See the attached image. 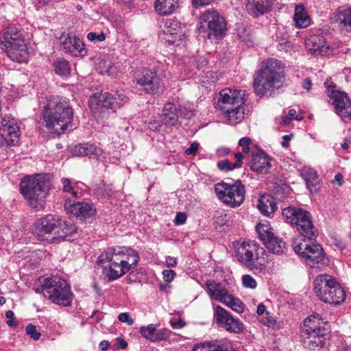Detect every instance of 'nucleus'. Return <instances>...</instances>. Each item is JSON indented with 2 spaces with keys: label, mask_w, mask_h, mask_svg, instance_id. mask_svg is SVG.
I'll list each match as a JSON object with an SVG mask.
<instances>
[{
  "label": "nucleus",
  "mask_w": 351,
  "mask_h": 351,
  "mask_svg": "<svg viewBox=\"0 0 351 351\" xmlns=\"http://www.w3.org/2000/svg\"><path fill=\"white\" fill-rule=\"evenodd\" d=\"M138 260V253L132 248L109 247L98 257L102 264L101 277L107 282L115 280L134 268Z\"/></svg>",
  "instance_id": "1"
},
{
  "label": "nucleus",
  "mask_w": 351,
  "mask_h": 351,
  "mask_svg": "<svg viewBox=\"0 0 351 351\" xmlns=\"http://www.w3.org/2000/svg\"><path fill=\"white\" fill-rule=\"evenodd\" d=\"M73 110L69 99L51 96L47 99L42 113L41 125L51 134H60L72 122Z\"/></svg>",
  "instance_id": "2"
},
{
  "label": "nucleus",
  "mask_w": 351,
  "mask_h": 351,
  "mask_svg": "<svg viewBox=\"0 0 351 351\" xmlns=\"http://www.w3.org/2000/svg\"><path fill=\"white\" fill-rule=\"evenodd\" d=\"M285 68L280 61L270 58L263 62L261 69L254 77L253 87L256 95H271L285 77Z\"/></svg>",
  "instance_id": "3"
},
{
  "label": "nucleus",
  "mask_w": 351,
  "mask_h": 351,
  "mask_svg": "<svg viewBox=\"0 0 351 351\" xmlns=\"http://www.w3.org/2000/svg\"><path fill=\"white\" fill-rule=\"evenodd\" d=\"M36 292L42 293L51 303L64 306H70L73 300L69 285L58 276L45 278L41 288H37Z\"/></svg>",
  "instance_id": "4"
},
{
  "label": "nucleus",
  "mask_w": 351,
  "mask_h": 351,
  "mask_svg": "<svg viewBox=\"0 0 351 351\" xmlns=\"http://www.w3.org/2000/svg\"><path fill=\"white\" fill-rule=\"evenodd\" d=\"M0 48L12 61L25 62L29 53L22 35L13 27H8L0 36Z\"/></svg>",
  "instance_id": "5"
},
{
  "label": "nucleus",
  "mask_w": 351,
  "mask_h": 351,
  "mask_svg": "<svg viewBox=\"0 0 351 351\" xmlns=\"http://www.w3.org/2000/svg\"><path fill=\"white\" fill-rule=\"evenodd\" d=\"M285 221L295 226L298 233L305 239L311 241L317 236V230L311 213L301 208L289 206L282 210Z\"/></svg>",
  "instance_id": "6"
},
{
  "label": "nucleus",
  "mask_w": 351,
  "mask_h": 351,
  "mask_svg": "<svg viewBox=\"0 0 351 351\" xmlns=\"http://www.w3.org/2000/svg\"><path fill=\"white\" fill-rule=\"evenodd\" d=\"M49 190L45 177L38 175L34 178H24L20 183V191L29 205L38 210L43 208V200Z\"/></svg>",
  "instance_id": "7"
},
{
  "label": "nucleus",
  "mask_w": 351,
  "mask_h": 351,
  "mask_svg": "<svg viewBox=\"0 0 351 351\" xmlns=\"http://www.w3.org/2000/svg\"><path fill=\"white\" fill-rule=\"evenodd\" d=\"M306 239L296 238L293 241V247L295 253L304 258L306 265L311 267L322 269L329 264V260L324 254L322 246L317 243H309Z\"/></svg>",
  "instance_id": "8"
},
{
  "label": "nucleus",
  "mask_w": 351,
  "mask_h": 351,
  "mask_svg": "<svg viewBox=\"0 0 351 351\" xmlns=\"http://www.w3.org/2000/svg\"><path fill=\"white\" fill-rule=\"evenodd\" d=\"M199 34H207L208 39L221 38L226 32V24L222 16L213 10H208L199 17Z\"/></svg>",
  "instance_id": "9"
},
{
  "label": "nucleus",
  "mask_w": 351,
  "mask_h": 351,
  "mask_svg": "<svg viewBox=\"0 0 351 351\" xmlns=\"http://www.w3.org/2000/svg\"><path fill=\"white\" fill-rule=\"evenodd\" d=\"M215 191L218 199L231 208L239 207L245 199V186L239 180L234 184L224 182L217 183Z\"/></svg>",
  "instance_id": "10"
},
{
  "label": "nucleus",
  "mask_w": 351,
  "mask_h": 351,
  "mask_svg": "<svg viewBox=\"0 0 351 351\" xmlns=\"http://www.w3.org/2000/svg\"><path fill=\"white\" fill-rule=\"evenodd\" d=\"M205 290L211 300L224 304L238 313L243 312L244 304L230 293L222 284L214 280H208L206 282Z\"/></svg>",
  "instance_id": "11"
},
{
  "label": "nucleus",
  "mask_w": 351,
  "mask_h": 351,
  "mask_svg": "<svg viewBox=\"0 0 351 351\" xmlns=\"http://www.w3.org/2000/svg\"><path fill=\"white\" fill-rule=\"evenodd\" d=\"M237 260L243 266L253 269L258 268V251H264L259 245L253 241H239L234 243Z\"/></svg>",
  "instance_id": "12"
},
{
  "label": "nucleus",
  "mask_w": 351,
  "mask_h": 351,
  "mask_svg": "<svg viewBox=\"0 0 351 351\" xmlns=\"http://www.w3.org/2000/svg\"><path fill=\"white\" fill-rule=\"evenodd\" d=\"M128 97L123 90L114 95L106 93L103 95L92 96L89 99V106L94 114H101L107 109L115 110L126 103Z\"/></svg>",
  "instance_id": "13"
},
{
  "label": "nucleus",
  "mask_w": 351,
  "mask_h": 351,
  "mask_svg": "<svg viewBox=\"0 0 351 351\" xmlns=\"http://www.w3.org/2000/svg\"><path fill=\"white\" fill-rule=\"evenodd\" d=\"M188 29L185 25L175 19L166 21L160 38L169 46L184 47L186 43Z\"/></svg>",
  "instance_id": "14"
},
{
  "label": "nucleus",
  "mask_w": 351,
  "mask_h": 351,
  "mask_svg": "<svg viewBox=\"0 0 351 351\" xmlns=\"http://www.w3.org/2000/svg\"><path fill=\"white\" fill-rule=\"evenodd\" d=\"M62 220L58 216L47 215L43 218L38 219L33 229V233L40 240L53 243V236L56 231L62 225Z\"/></svg>",
  "instance_id": "15"
},
{
  "label": "nucleus",
  "mask_w": 351,
  "mask_h": 351,
  "mask_svg": "<svg viewBox=\"0 0 351 351\" xmlns=\"http://www.w3.org/2000/svg\"><path fill=\"white\" fill-rule=\"evenodd\" d=\"M213 316L217 325L229 332L238 334L244 330L241 320L234 317L229 311L219 305L214 308Z\"/></svg>",
  "instance_id": "16"
},
{
  "label": "nucleus",
  "mask_w": 351,
  "mask_h": 351,
  "mask_svg": "<svg viewBox=\"0 0 351 351\" xmlns=\"http://www.w3.org/2000/svg\"><path fill=\"white\" fill-rule=\"evenodd\" d=\"M326 94L339 116L351 118V101L346 93L332 88Z\"/></svg>",
  "instance_id": "17"
},
{
  "label": "nucleus",
  "mask_w": 351,
  "mask_h": 351,
  "mask_svg": "<svg viewBox=\"0 0 351 351\" xmlns=\"http://www.w3.org/2000/svg\"><path fill=\"white\" fill-rule=\"evenodd\" d=\"M60 45L62 51L74 57H83L87 54L83 40L74 34H63L60 37Z\"/></svg>",
  "instance_id": "18"
},
{
  "label": "nucleus",
  "mask_w": 351,
  "mask_h": 351,
  "mask_svg": "<svg viewBox=\"0 0 351 351\" xmlns=\"http://www.w3.org/2000/svg\"><path fill=\"white\" fill-rule=\"evenodd\" d=\"M244 93L242 90L225 88L222 90L217 99V107L220 110H228L234 106L244 105Z\"/></svg>",
  "instance_id": "19"
},
{
  "label": "nucleus",
  "mask_w": 351,
  "mask_h": 351,
  "mask_svg": "<svg viewBox=\"0 0 351 351\" xmlns=\"http://www.w3.org/2000/svg\"><path fill=\"white\" fill-rule=\"evenodd\" d=\"M138 84L148 93L156 94L164 90L165 85L156 72L145 70L141 77L138 80Z\"/></svg>",
  "instance_id": "20"
},
{
  "label": "nucleus",
  "mask_w": 351,
  "mask_h": 351,
  "mask_svg": "<svg viewBox=\"0 0 351 351\" xmlns=\"http://www.w3.org/2000/svg\"><path fill=\"white\" fill-rule=\"evenodd\" d=\"M64 207L68 213L81 217L84 219L93 217L96 214V208L88 201L77 202L76 204H71L70 202H66Z\"/></svg>",
  "instance_id": "21"
},
{
  "label": "nucleus",
  "mask_w": 351,
  "mask_h": 351,
  "mask_svg": "<svg viewBox=\"0 0 351 351\" xmlns=\"http://www.w3.org/2000/svg\"><path fill=\"white\" fill-rule=\"evenodd\" d=\"M271 158L262 150L253 152L250 161V168L253 171L266 173L271 167Z\"/></svg>",
  "instance_id": "22"
},
{
  "label": "nucleus",
  "mask_w": 351,
  "mask_h": 351,
  "mask_svg": "<svg viewBox=\"0 0 351 351\" xmlns=\"http://www.w3.org/2000/svg\"><path fill=\"white\" fill-rule=\"evenodd\" d=\"M306 47L313 55L326 56L330 53L325 38L321 35H311L306 40Z\"/></svg>",
  "instance_id": "23"
},
{
  "label": "nucleus",
  "mask_w": 351,
  "mask_h": 351,
  "mask_svg": "<svg viewBox=\"0 0 351 351\" xmlns=\"http://www.w3.org/2000/svg\"><path fill=\"white\" fill-rule=\"evenodd\" d=\"M318 298L325 303L338 305L344 301L346 293L336 280L332 285V288L324 292Z\"/></svg>",
  "instance_id": "24"
},
{
  "label": "nucleus",
  "mask_w": 351,
  "mask_h": 351,
  "mask_svg": "<svg viewBox=\"0 0 351 351\" xmlns=\"http://www.w3.org/2000/svg\"><path fill=\"white\" fill-rule=\"evenodd\" d=\"M328 323L324 322L319 314L309 315L303 322L302 333L308 335L317 331L327 332Z\"/></svg>",
  "instance_id": "25"
},
{
  "label": "nucleus",
  "mask_w": 351,
  "mask_h": 351,
  "mask_svg": "<svg viewBox=\"0 0 351 351\" xmlns=\"http://www.w3.org/2000/svg\"><path fill=\"white\" fill-rule=\"evenodd\" d=\"M303 343L305 347L315 350L318 347H324L328 340L327 332L317 331L310 332L308 335L302 333Z\"/></svg>",
  "instance_id": "26"
},
{
  "label": "nucleus",
  "mask_w": 351,
  "mask_h": 351,
  "mask_svg": "<svg viewBox=\"0 0 351 351\" xmlns=\"http://www.w3.org/2000/svg\"><path fill=\"white\" fill-rule=\"evenodd\" d=\"M274 2L273 0H246L245 8L250 15L257 17L268 12Z\"/></svg>",
  "instance_id": "27"
},
{
  "label": "nucleus",
  "mask_w": 351,
  "mask_h": 351,
  "mask_svg": "<svg viewBox=\"0 0 351 351\" xmlns=\"http://www.w3.org/2000/svg\"><path fill=\"white\" fill-rule=\"evenodd\" d=\"M179 112L180 110L176 104L167 103L161 114L162 122L167 125H176L178 122Z\"/></svg>",
  "instance_id": "28"
},
{
  "label": "nucleus",
  "mask_w": 351,
  "mask_h": 351,
  "mask_svg": "<svg viewBox=\"0 0 351 351\" xmlns=\"http://www.w3.org/2000/svg\"><path fill=\"white\" fill-rule=\"evenodd\" d=\"M336 279L328 274H320L316 277L313 282L314 291L318 298L328 289L332 288Z\"/></svg>",
  "instance_id": "29"
},
{
  "label": "nucleus",
  "mask_w": 351,
  "mask_h": 351,
  "mask_svg": "<svg viewBox=\"0 0 351 351\" xmlns=\"http://www.w3.org/2000/svg\"><path fill=\"white\" fill-rule=\"evenodd\" d=\"M160 324H148L147 326H141L139 329V332L142 337L148 339L150 341L155 342L162 340L165 338V330H157V328Z\"/></svg>",
  "instance_id": "30"
},
{
  "label": "nucleus",
  "mask_w": 351,
  "mask_h": 351,
  "mask_svg": "<svg viewBox=\"0 0 351 351\" xmlns=\"http://www.w3.org/2000/svg\"><path fill=\"white\" fill-rule=\"evenodd\" d=\"M75 152L78 156H94L99 160H104L105 158L103 150L92 144H80L76 146Z\"/></svg>",
  "instance_id": "31"
},
{
  "label": "nucleus",
  "mask_w": 351,
  "mask_h": 351,
  "mask_svg": "<svg viewBox=\"0 0 351 351\" xmlns=\"http://www.w3.org/2000/svg\"><path fill=\"white\" fill-rule=\"evenodd\" d=\"M178 0H156L155 10L160 15L173 14L178 8Z\"/></svg>",
  "instance_id": "32"
},
{
  "label": "nucleus",
  "mask_w": 351,
  "mask_h": 351,
  "mask_svg": "<svg viewBox=\"0 0 351 351\" xmlns=\"http://www.w3.org/2000/svg\"><path fill=\"white\" fill-rule=\"evenodd\" d=\"M257 208L265 216H269L277 209L274 197L269 195H263L260 197Z\"/></svg>",
  "instance_id": "33"
},
{
  "label": "nucleus",
  "mask_w": 351,
  "mask_h": 351,
  "mask_svg": "<svg viewBox=\"0 0 351 351\" xmlns=\"http://www.w3.org/2000/svg\"><path fill=\"white\" fill-rule=\"evenodd\" d=\"M300 175L306 182V187L311 192H316L319 183L316 171L309 167H304L301 169Z\"/></svg>",
  "instance_id": "34"
},
{
  "label": "nucleus",
  "mask_w": 351,
  "mask_h": 351,
  "mask_svg": "<svg viewBox=\"0 0 351 351\" xmlns=\"http://www.w3.org/2000/svg\"><path fill=\"white\" fill-rule=\"evenodd\" d=\"M1 125L2 130L10 137L16 138L19 136V126L15 119L10 117H4L1 119Z\"/></svg>",
  "instance_id": "35"
},
{
  "label": "nucleus",
  "mask_w": 351,
  "mask_h": 351,
  "mask_svg": "<svg viewBox=\"0 0 351 351\" xmlns=\"http://www.w3.org/2000/svg\"><path fill=\"white\" fill-rule=\"evenodd\" d=\"M62 225L56 231V235L53 236V243H59L72 235L76 232V228L73 224H68L62 220Z\"/></svg>",
  "instance_id": "36"
},
{
  "label": "nucleus",
  "mask_w": 351,
  "mask_h": 351,
  "mask_svg": "<svg viewBox=\"0 0 351 351\" xmlns=\"http://www.w3.org/2000/svg\"><path fill=\"white\" fill-rule=\"evenodd\" d=\"M236 160L232 164L229 160H220L217 162V167L222 171L228 172L240 168L243 164V154L239 152L234 154Z\"/></svg>",
  "instance_id": "37"
},
{
  "label": "nucleus",
  "mask_w": 351,
  "mask_h": 351,
  "mask_svg": "<svg viewBox=\"0 0 351 351\" xmlns=\"http://www.w3.org/2000/svg\"><path fill=\"white\" fill-rule=\"evenodd\" d=\"M228 110H222L227 120L230 124H237L241 122L244 119V106H234L233 108H230Z\"/></svg>",
  "instance_id": "38"
},
{
  "label": "nucleus",
  "mask_w": 351,
  "mask_h": 351,
  "mask_svg": "<svg viewBox=\"0 0 351 351\" xmlns=\"http://www.w3.org/2000/svg\"><path fill=\"white\" fill-rule=\"evenodd\" d=\"M333 20L343 26L351 27V8L348 6L339 8L335 13Z\"/></svg>",
  "instance_id": "39"
},
{
  "label": "nucleus",
  "mask_w": 351,
  "mask_h": 351,
  "mask_svg": "<svg viewBox=\"0 0 351 351\" xmlns=\"http://www.w3.org/2000/svg\"><path fill=\"white\" fill-rule=\"evenodd\" d=\"M256 229L260 239L263 241L264 244L265 241H268L275 235L274 229L271 228L270 223L266 220L260 221L257 224Z\"/></svg>",
  "instance_id": "40"
},
{
  "label": "nucleus",
  "mask_w": 351,
  "mask_h": 351,
  "mask_svg": "<svg viewBox=\"0 0 351 351\" xmlns=\"http://www.w3.org/2000/svg\"><path fill=\"white\" fill-rule=\"evenodd\" d=\"M265 245L269 252L276 254H281L286 250L285 243L276 234L268 241H265Z\"/></svg>",
  "instance_id": "41"
},
{
  "label": "nucleus",
  "mask_w": 351,
  "mask_h": 351,
  "mask_svg": "<svg viewBox=\"0 0 351 351\" xmlns=\"http://www.w3.org/2000/svg\"><path fill=\"white\" fill-rule=\"evenodd\" d=\"M294 21L295 25L301 28L307 27L310 25V18L302 5L295 7Z\"/></svg>",
  "instance_id": "42"
},
{
  "label": "nucleus",
  "mask_w": 351,
  "mask_h": 351,
  "mask_svg": "<svg viewBox=\"0 0 351 351\" xmlns=\"http://www.w3.org/2000/svg\"><path fill=\"white\" fill-rule=\"evenodd\" d=\"M54 70L56 74L61 76H67L71 71L70 64L64 58H58L53 62Z\"/></svg>",
  "instance_id": "43"
},
{
  "label": "nucleus",
  "mask_w": 351,
  "mask_h": 351,
  "mask_svg": "<svg viewBox=\"0 0 351 351\" xmlns=\"http://www.w3.org/2000/svg\"><path fill=\"white\" fill-rule=\"evenodd\" d=\"M192 351H224V350L216 342L206 341L195 345Z\"/></svg>",
  "instance_id": "44"
},
{
  "label": "nucleus",
  "mask_w": 351,
  "mask_h": 351,
  "mask_svg": "<svg viewBox=\"0 0 351 351\" xmlns=\"http://www.w3.org/2000/svg\"><path fill=\"white\" fill-rule=\"evenodd\" d=\"M111 62L106 59H98L96 62V69L102 74L108 73Z\"/></svg>",
  "instance_id": "45"
},
{
  "label": "nucleus",
  "mask_w": 351,
  "mask_h": 351,
  "mask_svg": "<svg viewBox=\"0 0 351 351\" xmlns=\"http://www.w3.org/2000/svg\"><path fill=\"white\" fill-rule=\"evenodd\" d=\"M303 119V116L301 114H297V112L295 109H290L288 112V114L283 117L282 122L285 125H288L290 124L292 120H302Z\"/></svg>",
  "instance_id": "46"
},
{
  "label": "nucleus",
  "mask_w": 351,
  "mask_h": 351,
  "mask_svg": "<svg viewBox=\"0 0 351 351\" xmlns=\"http://www.w3.org/2000/svg\"><path fill=\"white\" fill-rule=\"evenodd\" d=\"M62 181L63 191L66 193H71L73 197H77V193L75 191V186L72 184L71 180L68 178H64Z\"/></svg>",
  "instance_id": "47"
},
{
  "label": "nucleus",
  "mask_w": 351,
  "mask_h": 351,
  "mask_svg": "<svg viewBox=\"0 0 351 351\" xmlns=\"http://www.w3.org/2000/svg\"><path fill=\"white\" fill-rule=\"evenodd\" d=\"M261 322L268 327L274 328L276 324V320L275 317L270 315L269 312H266V315H263L261 318Z\"/></svg>",
  "instance_id": "48"
},
{
  "label": "nucleus",
  "mask_w": 351,
  "mask_h": 351,
  "mask_svg": "<svg viewBox=\"0 0 351 351\" xmlns=\"http://www.w3.org/2000/svg\"><path fill=\"white\" fill-rule=\"evenodd\" d=\"M243 285L246 288L254 289L256 287V282L250 275H243L242 277Z\"/></svg>",
  "instance_id": "49"
},
{
  "label": "nucleus",
  "mask_w": 351,
  "mask_h": 351,
  "mask_svg": "<svg viewBox=\"0 0 351 351\" xmlns=\"http://www.w3.org/2000/svg\"><path fill=\"white\" fill-rule=\"evenodd\" d=\"M26 333L34 340H38L40 337V333L38 332L36 326L32 324H28L25 328Z\"/></svg>",
  "instance_id": "50"
},
{
  "label": "nucleus",
  "mask_w": 351,
  "mask_h": 351,
  "mask_svg": "<svg viewBox=\"0 0 351 351\" xmlns=\"http://www.w3.org/2000/svg\"><path fill=\"white\" fill-rule=\"evenodd\" d=\"M87 39L93 42H103L106 39V35L104 32L99 34L90 32L87 34Z\"/></svg>",
  "instance_id": "51"
},
{
  "label": "nucleus",
  "mask_w": 351,
  "mask_h": 351,
  "mask_svg": "<svg viewBox=\"0 0 351 351\" xmlns=\"http://www.w3.org/2000/svg\"><path fill=\"white\" fill-rule=\"evenodd\" d=\"M252 140L250 138L244 137L240 139L239 145L242 147L243 153H248L250 152L249 145L251 144Z\"/></svg>",
  "instance_id": "52"
},
{
  "label": "nucleus",
  "mask_w": 351,
  "mask_h": 351,
  "mask_svg": "<svg viewBox=\"0 0 351 351\" xmlns=\"http://www.w3.org/2000/svg\"><path fill=\"white\" fill-rule=\"evenodd\" d=\"M118 319L122 323H126L128 325L131 326L134 324V319L130 317L128 313H121L118 315Z\"/></svg>",
  "instance_id": "53"
},
{
  "label": "nucleus",
  "mask_w": 351,
  "mask_h": 351,
  "mask_svg": "<svg viewBox=\"0 0 351 351\" xmlns=\"http://www.w3.org/2000/svg\"><path fill=\"white\" fill-rule=\"evenodd\" d=\"M186 220V215L185 213L180 212L176 214L173 223L176 226H180L185 223Z\"/></svg>",
  "instance_id": "54"
},
{
  "label": "nucleus",
  "mask_w": 351,
  "mask_h": 351,
  "mask_svg": "<svg viewBox=\"0 0 351 351\" xmlns=\"http://www.w3.org/2000/svg\"><path fill=\"white\" fill-rule=\"evenodd\" d=\"M176 274L173 270H164L162 271V277L165 281L166 282H171L175 278Z\"/></svg>",
  "instance_id": "55"
},
{
  "label": "nucleus",
  "mask_w": 351,
  "mask_h": 351,
  "mask_svg": "<svg viewBox=\"0 0 351 351\" xmlns=\"http://www.w3.org/2000/svg\"><path fill=\"white\" fill-rule=\"evenodd\" d=\"M199 148V143L193 142L191 144L190 147L184 151L186 155H195L196 154Z\"/></svg>",
  "instance_id": "56"
},
{
  "label": "nucleus",
  "mask_w": 351,
  "mask_h": 351,
  "mask_svg": "<svg viewBox=\"0 0 351 351\" xmlns=\"http://www.w3.org/2000/svg\"><path fill=\"white\" fill-rule=\"evenodd\" d=\"M161 127L160 122L157 120H153L148 123V128L152 131H158Z\"/></svg>",
  "instance_id": "57"
},
{
  "label": "nucleus",
  "mask_w": 351,
  "mask_h": 351,
  "mask_svg": "<svg viewBox=\"0 0 351 351\" xmlns=\"http://www.w3.org/2000/svg\"><path fill=\"white\" fill-rule=\"evenodd\" d=\"M215 0H192L193 4L195 7L207 5Z\"/></svg>",
  "instance_id": "58"
},
{
  "label": "nucleus",
  "mask_w": 351,
  "mask_h": 351,
  "mask_svg": "<svg viewBox=\"0 0 351 351\" xmlns=\"http://www.w3.org/2000/svg\"><path fill=\"white\" fill-rule=\"evenodd\" d=\"M119 71L118 66L111 62L107 75L114 77L117 75Z\"/></svg>",
  "instance_id": "59"
},
{
  "label": "nucleus",
  "mask_w": 351,
  "mask_h": 351,
  "mask_svg": "<svg viewBox=\"0 0 351 351\" xmlns=\"http://www.w3.org/2000/svg\"><path fill=\"white\" fill-rule=\"evenodd\" d=\"M165 262L167 266L169 267H175L178 264L176 258L169 256L166 257Z\"/></svg>",
  "instance_id": "60"
},
{
  "label": "nucleus",
  "mask_w": 351,
  "mask_h": 351,
  "mask_svg": "<svg viewBox=\"0 0 351 351\" xmlns=\"http://www.w3.org/2000/svg\"><path fill=\"white\" fill-rule=\"evenodd\" d=\"M227 217L226 215L224 216L220 215L217 217L215 223L219 226H223L226 224L227 220L226 218Z\"/></svg>",
  "instance_id": "61"
},
{
  "label": "nucleus",
  "mask_w": 351,
  "mask_h": 351,
  "mask_svg": "<svg viewBox=\"0 0 351 351\" xmlns=\"http://www.w3.org/2000/svg\"><path fill=\"white\" fill-rule=\"evenodd\" d=\"M266 312H267V311H266V307L263 304H260L257 306L256 313L258 315H261L263 317V315H266Z\"/></svg>",
  "instance_id": "62"
},
{
  "label": "nucleus",
  "mask_w": 351,
  "mask_h": 351,
  "mask_svg": "<svg viewBox=\"0 0 351 351\" xmlns=\"http://www.w3.org/2000/svg\"><path fill=\"white\" fill-rule=\"evenodd\" d=\"M217 153L219 156H224L230 153V149L228 147H220L217 149Z\"/></svg>",
  "instance_id": "63"
},
{
  "label": "nucleus",
  "mask_w": 351,
  "mask_h": 351,
  "mask_svg": "<svg viewBox=\"0 0 351 351\" xmlns=\"http://www.w3.org/2000/svg\"><path fill=\"white\" fill-rule=\"evenodd\" d=\"M312 86V82L310 78L306 77L302 83V87L304 89L310 90Z\"/></svg>",
  "instance_id": "64"
}]
</instances>
